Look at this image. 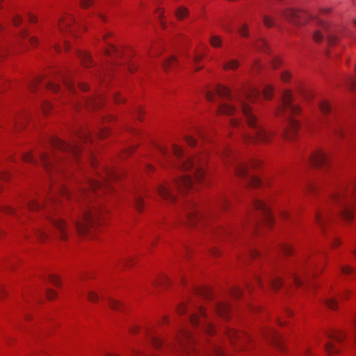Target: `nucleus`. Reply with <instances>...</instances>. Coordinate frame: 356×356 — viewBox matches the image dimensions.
<instances>
[{
    "mask_svg": "<svg viewBox=\"0 0 356 356\" xmlns=\"http://www.w3.org/2000/svg\"><path fill=\"white\" fill-rule=\"evenodd\" d=\"M74 22L75 19L72 16H68L59 23V29L62 32L65 31H67L68 29L70 32H73L74 27H72V25L74 24Z\"/></svg>",
    "mask_w": 356,
    "mask_h": 356,
    "instance_id": "19",
    "label": "nucleus"
},
{
    "mask_svg": "<svg viewBox=\"0 0 356 356\" xmlns=\"http://www.w3.org/2000/svg\"><path fill=\"white\" fill-rule=\"evenodd\" d=\"M149 340L155 349L158 350L163 346L162 340L157 336L148 334Z\"/></svg>",
    "mask_w": 356,
    "mask_h": 356,
    "instance_id": "26",
    "label": "nucleus"
},
{
    "mask_svg": "<svg viewBox=\"0 0 356 356\" xmlns=\"http://www.w3.org/2000/svg\"><path fill=\"white\" fill-rule=\"evenodd\" d=\"M49 280L55 286H58L60 285L59 278L57 277L56 275H50L49 276Z\"/></svg>",
    "mask_w": 356,
    "mask_h": 356,
    "instance_id": "55",
    "label": "nucleus"
},
{
    "mask_svg": "<svg viewBox=\"0 0 356 356\" xmlns=\"http://www.w3.org/2000/svg\"><path fill=\"white\" fill-rule=\"evenodd\" d=\"M56 296V292L54 290L48 289L47 291V296L49 300L54 298Z\"/></svg>",
    "mask_w": 356,
    "mask_h": 356,
    "instance_id": "61",
    "label": "nucleus"
},
{
    "mask_svg": "<svg viewBox=\"0 0 356 356\" xmlns=\"http://www.w3.org/2000/svg\"><path fill=\"white\" fill-rule=\"evenodd\" d=\"M268 284L273 289L277 290L282 286V280L279 277H271L268 279Z\"/></svg>",
    "mask_w": 356,
    "mask_h": 356,
    "instance_id": "23",
    "label": "nucleus"
},
{
    "mask_svg": "<svg viewBox=\"0 0 356 356\" xmlns=\"http://www.w3.org/2000/svg\"><path fill=\"white\" fill-rule=\"evenodd\" d=\"M22 19L19 15H15L13 18V23L15 26H18L22 23Z\"/></svg>",
    "mask_w": 356,
    "mask_h": 356,
    "instance_id": "56",
    "label": "nucleus"
},
{
    "mask_svg": "<svg viewBox=\"0 0 356 356\" xmlns=\"http://www.w3.org/2000/svg\"><path fill=\"white\" fill-rule=\"evenodd\" d=\"M266 337L271 341L273 343L276 345H279L280 341V335L273 330H270L268 331L267 333L265 334Z\"/></svg>",
    "mask_w": 356,
    "mask_h": 356,
    "instance_id": "22",
    "label": "nucleus"
},
{
    "mask_svg": "<svg viewBox=\"0 0 356 356\" xmlns=\"http://www.w3.org/2000/svg\"><path fill=\"white\" fill-rule=\"evenodd\" d=\"M50 143L54 147L76 159H77L81 150L79 144L77 143L68 144L57 138H51L50 139Z\"/></svg>",
    "mask_w": 356,
    "mask_h": 356,
    "instance_id": "11",
    "label": "nucleus"
},
{
    "mask_svg": "<svg viewBox=\"0 0 356 356\" xmlns=\"http://www.w3.org/2000/svg\"><path fill=\"white\" fill-rule=\"evenodd\" d=\"M23 160L25 162L30 163H36V160L34 158V156L32 155L31 152H27L24 154L22 156Z\"/></svg>",
    "mask_w": 356,
    "mask_h": 356,
    "instance_id": "40",
    "label": "nucleus"
},
{
    "mask_svg": "<svg viewBox=\"0 0 356 356\" xmlns=\"http://www.w3.org/2000/svg\"><path fill=\"white\" fill-rule=\"evenodd\" d=\"M232 296H234L235 298H238L241 296V291L239 289H234L232 290Z\"/></svg>",
    "mask_w": 356,
    "mask_h": 356,
    "instance_id": "64",
    "label": "nucleus"
},
{
    "mask_svg": "<svg viewBox=\"0 0 356 356\" xmlns=\"http://www.w3.org/2000/svg\"><path fill=\"white\" fill-rule=\"evenodd\" d=\"M35 234L40 241H43L48 237L49 231L47 229H37L35 230Z\"/></svg>",
    "mask_w": 356,
    "mask_h": 356,
    "instance_id": "30",
    "label": "nucleus"
},
{
    "mask_svg": "<svg viewBox=\"0 0 356 356\" xmlns=\"http://www.w3.org/2000/svg\"><path fill=\"white\" fill-rule=\"evenodd\" d=\"M263 22L265 26L267 27H271L275 24L274 19L267 15L263 17Z\"/></svg>",
    "mask_w": 356,
    "mask_h": 356,
    "instance_id": "44",
    "label": "nucleus"
},
{
    "mask_svg": "<svg viewBox=\"0 0 356 356\" xmlns=\"http://www.w3.org/2000/svg\"><path fill=\"white\" fill-rule=\"evenodd\" d=\"M51 226L56 230L61 240L67 239L69 235V228L65 222L60 217L47 216Z\"/></svg>",
    "mask_w": 356,
    "mask_h": 356,
    "instance_id": "14",
    "label": "nucleus"
},
{
    "mask_svg": "<svg viewBox=\"0 0 356 356\" xmlns=\"http://www.w3.org/2000/svg\"><path fill=\"white\" fill-rule=\"evenodd\" d=\"M226 332H227V337L230 339V341L232 343H234V340L235 339H240L241 338V334L237 333L234 330H231V329L227 330Z\"/></svg>",
    "mask_w": 356,
    "mask_h": 356,
    "instance_id": "35",
    "label": "nucleus"
},
{
    "mask_svg": "<svg viewBox=\"0 0 356 356\" xmlns=\"http://www.w3.org/2000/svg\"><path fill=\"white\" fill-rule=\"evenodd\" d=\"M238 33L243 37L248 36V28L246 24H243L238 28Z\"/></svg>",
    "mask_w": 356,
    "mask_h": 356,
    "instance_id": "50",
    "label": "nucleus"
},
{
    "mask_svg": "<svg viewBox=\"0 0 356 356\" xmlns=\"http://www.w3.org/2000/svg\"><path fill=\"white\" fill-rule=\"evenodd\" d=\"M229 309V306L225 302H217L215 305L216 312L222 318H227Z\"/></svg>",
    "mask_w": 356,
    "mask_h": 356,
    "instance_id": "21",
    "label": "nucleus"
},
{
    "mask_svg": "<svg viewBox=\"0 0 356 356\" xmlns=\"http://www.w3.org/2000/svg\"><path fill=\"white\" fill-rule=\"evenodd\" d=\"M330 204L338 208V213L346 220L353 218L356 210V179L349 185L341 186L331 197Z\"/></svg>",
    "mask_w": 356,
    "mask_h": 356,
    "instance_id": "5",
    "label": "nucleus"
},
{
    "mask_svg": "<svg viewBox=\"0 0 356 356\" xmlns=\"http://www.w3.org/2000/svg\"><path fill=\"white\" fill-rule=\"evenodd\" d=\"M172 151L175 156L179 159L177 164L178 168L184 171H190L191 174L181 176L176 179L172 184L165 182L156 187L159 195L165 201L172 202L175 200L176 196L175 190L181 191L184 188H190L193 186L195 181H200L204 175L203 165L206 163L205 156H186L181 148L173 145Z\"/></svg>",
    "mask_w": 356,
    "mask_h": 356,
    "instance_id": "3",
    "label": "nucleus"
},
{
    "mask_svg": "<svg viewBox=\"0 0 356 356\" xmlns=\"http://www.w3.org/2000/svg\"><path fill=\"white\" fill-rule=\"evenodd\" d=\"M197 293L205 299L210 300L211 298L212 292L208 287H203L197 289Z\"/></svg>",
    "mask_w": 356,
    "mask_h": 356,
    "instance_id": "28",
    "label": "nucleus"
},
{
    "mask_svg": "<svg viewBox=\"0 0 356 356\" xmlns=\"http://www.w3.org/2000/svg\"><path fill=\"white\" fill-rule=\"evenodd\" d=\"M216 93L220 97L227 98L229 103L223 102L219 104L218 112L225 115H234L241 113L252 133L245 136L244 140L253 143H268L270 141V134L265 131L257 122V120L252 113L251 108L246 104L245 100L254 101L260 95L259 90L253 86H250L243 91L234 95L229 88L223 86H218Z\"/></svg>",
    "mask_w": 356,
    "mask_h": 356,
    "instance_id": "2",
    "label": "nucleus"
},
{
    "mask_svg": "<svg viewBox=\"0 0 356 356\" xmlns=\"http://www.w3.org/2000/svg\"><path fill=\"white\" fill-rule=\"evenodd\" d=\"M222 157L225 164L229 161L227 160L230 157L232 162L234 163V171L240 177H244L248 174V165L243 163L236 161V159L232 154V151L229 148H225L222 153Z\"/></svg>",
    "mask_w": 356,
    "mask_h": 356,
    "instance_id": "12",
    "label": "nucleus"
},
{
    "mask_svg": "<svg viewBox=\"0 0 356 356\" xmlns=\"http://www.w3.org/2000/svg\"><path fill=\"white\" fill-rule=\"evenodd\" d=\"M77 54H78L79 58H81L83 65L85 67H88L89 63H90L92 62L90 56L86 51H79L77 52Z\"/></svg>",
    "mask_w": 356,
    "mask_h": 356,
    "instance_id": "24",
    "label": "nucleus"
},
{
    "mask_svg": "<svg viewBox=\"0 0 356 356\" xmlns=\"http://www.w3.org/2000/svg\"><path fill=\"white\" fill-rule=\"evenodd\" d=\"M93 3V0H81L80 5L82 8H86Z\"/></svg>",
    "mask_w": 356,
    "mask_h": 356,
    "instance_id": "54",
    "label": "nucleus"
},
{
    "mask_svg": "<svg viewBox=\"0 0 356 356\" xmlns=\"http://www.w3.org/2000/svg\"><path fill=\"white\" fill-rule=\"evenodd\" d=\"M331 131L337 138H343L345 135L346 125L341 120L337 119L335 115L330 116L328 119L324 120Z\"/></svg>",
    "mask_w": 356,
    "mask_h": 356,
    "instance_id": "13",
    "label": "nucleus"
},
{
    "mask_svg": "<svg viewBox=\"0 0 356 356\" xmlns=\"http://www.w3.org/2000/svg\"><path fill=\"white\" fill-rule=\"evenodd\" d=\"M330 209H326L324 211H318L316 214V222L320 227H323L324 223L330 219Z\"/></svg>",
    "mask_w": 356,
    "mask_h": 356,
    "instance_id": "20",
    "label": "nucleus"
},
{
    "mask_svg": "<svg viewBox=\"0 0 356 356\" xmlns=\"http://www.w3.org/2000/svg\"><path fill=\"white\" fill-rule=\"evenodd\" d=\"M209 231L211 233L215 235H220V234H228L231 233L232 231L229 229H227L223 227H211L209 228Z\"/></svg>",
    "mask_w": 356,
    "mask_h": 356,
    "instance_id": "27",
    "label": "nucleus"
},
{
    "mask_svg": "<svg viewBox=\"0 0 356 356\" xmlns=\"http://www.w3.org/2000/svg\"><path fill=\"white\" fill-rule=\"evenodd\" d=\"M273 88L271 86L267 85L263 90V95L266 99L271 98L273 95Z\"/></svg>",
    "mask_w": 356,
    "mask_h": 356,
    "instance_id": "39",
    "label": "nucleus"
},
{
    "mask_svg": "<svg viewBox=\"0 0 356 356\" xmlns=\"http://www.w3.org/2000/svg\"><path fill=\"white\" fill-rule=\"evenodd\" d=\"M178 312L184 314L190 312V321L193 326H197L207 334H212L215 330L212 322L208 318L204 307L191 302L188 305L183 304L178 308Z\"/></svg>",
    "mask_w": 356,
    "mask_h": 356,
    "instance_id": "6",
    "label": "nucleus"
},
{
    "mask_svg": "<svg viewBox=\"0 0 356 356\" xmlns=\"http://www.w3.org/2000/svg\"><path fill=\"white\" fill-rule=\"evenodd\" d=\"M281 15L288 22L297 26H301L310 20L317 26V29L313 33V39L316 42H321L324 38V34L326 35L327 42L330 44H333L337 40L329 24L323 19L315 17L308 13L288 8L282 10Z\"/></svg>",
    "mask_w": 356,
    "mask_h": 356,
    "instance_id": "4",
    "label": "nucleus"
},
{
    "mask_svg": "<svg viewBox=\"0 0 356 356\" xmlns=\"http://www.w3.org/2000/svg\"><path fill=\"white\" fill-rule=\"evenodd\" d=\"M299 111L298 106L293 102L291 92L289 90L284 91L282 97V105L278 108V112L287 117L288 127L285 131L287 138H292L293 135L299 128L298 121L291 117V115L297 114Z\"/></svg>",
    "mask_w": 356,
    "mask_h": 356,
    "instance_id": "7",
    "label": "nucleus"
},
{
    "mask_svg": "<svg viewBox=\"0 0 356 356\" xmlns=\"http://www.w3.org/2000/svg\"><path fill=\"white\" fill-rule=\"evenodd\" d=\"M280 250L283 252L284 254L286 255H289L292 252V248L288 244H282L280 246Z\"/></svg>",
    "mask_w": 356,
    "mask_h": 356,
    "instance_id": "49",
    "label": "nucleus"
},
{
    "mask_svg": "<svg viewBox=\"0 0 356 356\" xmlns=\"http://www.w3.org/2000/svg\"><path fill=\"white\" fill-rule=\"evenodd\" d=\"M195 337L191 331L186 328H182L177 337L176 345L170 346L168 348L181 350L184 353H189L193 350V345L195 342Z\"/></svg>",
    "mask_w": 356,
    "mask_h": 356,
    "instance_id": "8",
    "label": "nucleus"
},
{
    "mask_svg": "<svg viewBox=\"0 0 356 356\" xmlns=\"http://www.w3.org/2000/svg\"><path fill=\"white\" fill-rule=\"evenodd\" d=\"M41 80L39 78H36L31 83L29 84V88L31 90H35L36 86L40 83Z\"/></svg>",
    "mask_w": 356,
    "mask_h": 356,
    "instance_id": "53",
    "label": "nucleus"
},
{
    "mask_svg": "<svg viewBox=\"0 0 356 356\" xmlns=\"http://www.w3.org/2000/svg\"><path fill=\"white\" fill-rule=\"evenodd\" d=\"M62 80L63 84L67 88L70 90L74 89V84L72 83V80L70 75H62Z\"/></svg>",
    "mask_w": 356,
    "mask_h": 356,
    "instance_id": "32",
    "label": "nucleus"
},
{
    "mask_svg": "<svg viewBox=\"0 0 356 356\" xmlns=\"http://www.w3.org/2000/svg\"><path fill=\"white\" fill-rule=\"evenodd\" d=\"M308 162L316 167H323L327 165L329 158L324 152L317 150L310 155Z\"/></svg>",
    "mask_w": 356,
    "mask_h": 356,
    "instance_id": "16",
    "label": "nucleus"
},
{
    "mask_svg": "<svg viewBox=\"0 0 356 356\" xmlns=\"http://www.w3.org/2000/svg\"><path fill=\"white\" fill-rule=\"evenodd\" d=\"M319 108L323 115H327L331 111V106L328 102L322 101L319 103Z\"/></svg>",
    "mask_w": 356,
    "mask_h": 356,
    "instance_id": "29",
    "label": "nucleus"
},
{
    "mask_svg": "<svg viewBox=\"0 0 356 356\" xmlns=\"http://www.w3.org/2000/svg\"><path fill=\"white\" fill-rule=\"evenodd\" d=\"M186 141L190 146H194L196 143V140L194 138L191 136H186Z\"/></svg>",
    "mask_w": 356,
    "mask_h": 356,
    "instance_id": "60",
    "label": "nucleus"
},
{
    "mask_svg": "<svg viewBox=\"0 0 356 356\" xmlns=\"http://www.w3.org/2000/svg\"><path fill=\"white\" fill-rule=\"evenodd\" d=\"M253 206L256 210L259 211L262 213L264 220L267 224L271 223L272 217L270 212V209L265 202L261 200L254 199L253 200Z\"/></svg>",
    "mask_w": 356,
    "mask_h": 356,
    "instance_id": "17",
    "label": "nucleus"
},
{
    "mask_svg": "<svg viewBox=\"0 0 356 356\" xmlns=\"http://www.w3.org/2000/svg\"><path fill=\"white\" fill-rule=\"evenodd\" d=\"M328 341L325 344V350L328 356H332L334 354L339 352V348L337 343H340L346 338V333L341 330H332L325 333Z\"/></svg>",
    "mask_w": 356,
    "mask_h": 356,
    "instance_id": "9",
    "label": "nucleus"
},
{
    "mask_svg": "<svg viewBox=\"0 0 356 356\" xmlns=\"http://www.w3.org/2000/svg\"><path fill=\"white\" fill-rule=\"evenodd\" d=\"M256 47L257 49H259L261 50H263L264 51H266V42L264 40H259L256 44Z\"/></svg>",
    "mask_w": 356,
    "mask_h": 356,
    "instance_id": "51",
    "label": "nucleus"
},
{
    "mask_svg": "<svg viewBox=\"0 0 356 356\" xmlns=\"http://www.w3.org/2000/svg\"><path fill=\"white\" fill-rule=\"evenodd\" d=\"M290 276L293 284L297 286H300L303 284L302 280H301L300 275L297 273L292 272L291 273Z\"/></svg>",
    "mask_w": 356,
    "mask_h": 356,
    "instance_id": "34",
    "label": "nucleus"
},
{
    "mask_svg": "<svg viewBox=\"0 0 356 356\" xmlns=\"http://www.w3.org/2000/svg\"><path fill=\"white\" fill-rule=\"evenodd\" d=\"M210 44L213 47H219L222 44V40L218 35H212L210 38Z\"/></svg>",
    "mask_w": 356,
    "mask_h": 356,
    "instance_id": "36",
    "label": "nucleus"
},
{
    "mask_svg": "<svg viewBox=\"0 0 356 356\" xmlns=\"http://www.w3.org/2000/svg\"><path fill=\"white\" fill-rule=\"evenodd\" d=\"M341 271L345 274H350L353 271V270L351 267L346 266L341 267Z\"/></svg>",
    "mask_w": 356,
    "mask_h": 356,
    "instance_id": "63",
    "label": "nucleus"
},
{
    "mask_svg": "<svg viewBox=\"0 0 356 356\" xmlns=\"http://www.w3.org/2000/svg\"><path fill=\"white\" fill-rule=\"evenodd\" d=\"M88 299L92 302H96L99 300L97 294L95 291H89L88 293Z\"/></svg>",
    "mask_w": 356,
    "mask_h": 356,
    "instance_id": "47",
    "label": "nucleus"
},
{
    "mask_svg": "<svg viewBox=\"0 0 356 356\" xmlns=\"http://www.w3.org/2000/svg\"><path fill=\"white\" fill-rule=\"evenodd\" d=\"M105 53L108 56H111L112 53H118V49L115 47L112 44H109V47L105 50Z\"/></svg>",
    "mask_w": 356,
    "mask_h": 356,
    "instance_id": "52",
    "label": "nucleus"
},
{
    "mask_svg": "<svg viewBox=\"0 0 356 356\" xmlns=\"http://www.w3.org/2000/svg\"><path fill=\"white\" fill-rule=\"evenodd\" d=\"M134 205H135L136 209L138 212H140L142 211L143 206V197L140 195H137L135 196V197H134Z\"/></svg>",
    "mask_w": 356,
    "mask_h": 356,
    "instance_id": "33",
    "label": "nucleus"
},
{
    "mask_svg": "<svg viewBox=\"0 0 356 356\" xmlns=\"http://www.w3.org/2000/svg\"><path fill=\"white\" fill-rule=\"evenodd\" d=\"M326 305L332 309H335L337 306V302L334 298H329L325 301Z\"/></svg>",
    "mask_w": 356,
    "mask_h": 356,
    "instance_id": "45",
    "label": "nucleus"
},
{
    "mask_svg": "<svg viewBox=\"0 0 356 356\" xmlns=\"http://www.w3.org/2000/svg\"><path fill=\"white\" fill-rule=\"evenodd\" d=\"M205 95H206V98L207 99L208 101H209V102L214 101L215 95L213 92H212L211 91H207Z\"/></svg>",
    "mask_w": 356,
    "mask_h": 356,
    "instance_id": "59",
    "label": "nucleus"
},
{
    "mask_svg": "<svg viewBox=\"0 0 356 356\" xmlns=\"http://www.w3.org/2000/svg\"><path fill=\"white\" fill-rule=\"evenodd\" d=\"M204 356H224V353L220 345L211 343L204 348Z\"/></svg>",
    "mask_w": 356,
    "mask_h": 356,
    "instance_id": "18",
    "label": "nucleus"
},
{
    "mask_svg": "<svg viewBox=\"0 0 356 356\" xmlns=\"http://www.w3.org/2000/svg\"><path fill=\"white\" fill-rule=\"evenodd\" d=\"M43 206L35 200H31L26 203V209L31 211L40 209Z\"/></svg>",
    "mask_w": 356,
    "mask_h": 356,
    "instance_id": "31",
    "label": "nucleus"
},
{
    "mask_svg": "<svg viewBox=\"0 0 356 356\" xmlns=\"http://www.w3.org/2000/svg\"><path fill=\"white\" fill-rule=\"evenodd\" d=\"M248 183L253 187H256L261 184V180L254 176H250L248 178Z\"/></svg>",
    "mask_w": 356,
    "mask_h": 356,
    "instance_id": "42",
    "label": "nucleus"
},
{
    "mask_svg": "<svg viewBox=\"0 0 356 356\" xmlns=\"http://www.w3.org/2000/svg\"><path fill=\"white\" fill-rule=\"evenodd\" d=\"M108 305L112 309L116 311H120L122 307L121 304L118 301L112 298L108 299Z\"/></svg>",
    "mask_w": 356,
    "mask_h": 356,
    "instance_id": "38",
    "label": "nucleus"
},
{
    "mask_svg": "<svg viewBox=\"0 0 356 356\" xmlns=\"http://www.w3.org/2000/svg\"><path fill=\"white\" fill-rule=\"evenodd\" d=\"M291 77V74L287 72V71H285L284 72H282V74H281V79L282 81H288V80L290 79Z\"/></svg>",
    "mask_w": 356,
    "mask_h": 356,
    "instance_id": "57",
    "label": "nucleus"
},
{
    "mask_svg": "<svg viewBox=\"0 0 356 356\" xmlns=\"http://www.w3.org/2000/svg\"><path fill=\"white\" fill-rule=\"evenodd\" d=\"M238 65H239V63L237 60H232L229 63L224 65V68L225 70H227V69L235 70L236 68H237L238 67Z\"/></svg>",
    "mask_w": 356,
    "mask_h": 356,
    "instance_id": "41",
    "label": "nucleus"
},
{
    "mask_svg": "<svg viewBox=\"0 0 356 356\" xmlns=\"http://www.w3.org/2000/svg\"><path fill=\"white\" fill-rule=\"evenodd\" d=\"M120 176L121 174L115 170L106 169L102 175V180L88 179L79 195H71L64 186L59 185L55 189L56 192L49 196L44 207L49 209V206L57 202V193L66 198H74L81 205L82 213L81 216L73 220V223L79 234H85L88 232V226L94 225L102 213L99 204H92V194L100 195L111 190V182L120 179Z\"/></svg>",
    "mask_w": 356,
    "mask_h": 356,
    "instance_id": "1",
    "label": "nucleus"
},
{
    "mask_svg": "<svg viewBox=\"0 0 356 356\" xmlns=\"http://www.w3.org/2000/svg\"><path fill=\"white\" fill-rule=\"evenodd\" d=\"M347 86L352 90H356V79L353 77H350L347 81Z\"/></svg>",
    "mask_w": 356,
    "mask_h": 356,
    "instance_id": "46",
    "label": "nucleus"
},
{
    "mask_svg": "<svg viewBox=\"0 0 356 356\" xmlns=\"http://www.w3.org/2000/svg\"><path fill=\"white\" fill-rule=\"evenodd\" d=\"M2 211L4 213H8V214H14V215H17V216L18 215L17 211L15 209H13L11 207H9V206H4L2 208Z\"/></svg>",
    "mask_w": 356,
    "mask_h": 356,
    "instance_id": "48",
    "label": "nucleus"
},
{
    "mask_svg": "<svg viewBox=\"0 0 356 356\" xmlns=\"http://www.w3.org/2000/svg\"><path fill=\"white\" fill-rule=\"evenodd\" d=\"M188 10L186 8H185L184 7H181L177 9V10L176 12V16L178 19H182L186 16L188 15Z\"/></svg>",
    "mask_w": 356,
    "mask_h": 356,
    "instance_id": "37",
    "label": "nucleus"
},
{
    "mask_svg": "<svg viewBox=\"0 0 356 356\" xmlns=\"http://www.w3.org/2000/svg\"><path fill=\"white\" fill-rule=\"evenodd\" d=\"M228 203V200L226 197H221L219 200V206L222 208H225Z\"/></svg>",
    "mask_w": 356,
    "mask_h": 356,
    "instance_id": "58",
    "label": "nucleus"
},
{
    "mask_svg": "<svg viewBox=\"0 0 356 356\" xmlns=\"http://www.w3.org/2000/svg\"><path fill=\"white\" fill-rule=\"evenodd\" d=\"M183 209L186 220L191 226H195L197 222L204 225L207 216L197 211V206L194 202H187Z\"/></svg>",
    "mask_w": 356,
    "mask_h": 356,
    "instance_id": "10",
    "label": "nucleus"
},
{
    "mask_svg": "<svg viewBox=\"0 0 356 356\" xmlns=\"http://www.w3.org/2000/svg\"><path fill=\"white\" fill-rule=\"evenodd\" d=\"M45 85L48 89H49L54 92H57L60 88V86L58 84L51 82V81L47 82L45 83Z\"/></svg>",
    "mask_w": 356,
    "mask_h": 356,
    "instance_id": "43",
    "label": "nucleus"
},
{
    "mask_svg": "<svg viewBox=\"0 0 356 356\" xmlns=\"http://www.w3.org/2000/svg\"><path fill=\"white\" fill-rule=\"evenodd\" d=\"M177 64L176 58L173 56L166 59L163 63V67L167 72L172 68V67Z\"/></svg>",
    "mask_w": 356,
    "mask_h": 356,
    "instance_id": "25",
    "label": "nucleus"
},
{
    "mask_svg": "<svg viewBox=\"0 0 356 356\" xmlns=\"http://www.w3.org/2000/svg\"><path fill=\"white\" fill-rule=\"evenodd\" d=\"M51 107V105L48 102H44L42 104V110L44 113H47V111Z\"/></svg>",
    "mask_w": 356,
    "mask_h": 356,
    "instance_id": "62",
    "label": "nucleus"
},
{
    "mask_svg": "<svg viewBox=\"0 0 356 356\" xmlns=\"http://www.w3.org/2000/svg\"><path fill=\"white\" fill-rule=\"evenodd\" d=\"M63 158H60L54 154L42 153L40 154V161L45 170L50 172L51 169L58 170V164L63 161Z\"/></svg>",
    "mask_w": 356,
    "mask_h": 356,
    "instance_id": "15",
    "label": "nucleus"
}]
</instances>
